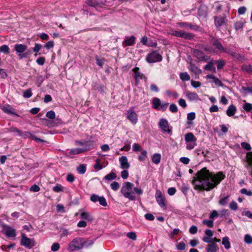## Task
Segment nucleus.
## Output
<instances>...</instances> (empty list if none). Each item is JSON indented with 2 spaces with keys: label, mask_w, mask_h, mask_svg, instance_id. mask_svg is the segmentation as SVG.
I'll return each mask as SVG.
<instances>
[{
  "label": "nucleus",
  "mask_w": 252,
  "mask_h": 252,
  "mask_svg": "<svg viewBox=\"0 0 252 252\" xmlns=\"http://www.w3.org/2000/svg\"><path fill=\"white\" fill-rule=\"evenodd\" d=\"M225 178V175L222 172L215 173L207 167H203L195 174L192 184L195 190L209 191L216 188Z\"/></svg>",
  "instance_id": "f257e3e1"
},
{
  "label": "nucleus",
  "mask_w": 252,
  "mask_h": 252,
  "mask_svg": "<svg viewBox=\"0 0 252 252\" xmlns=\"http://www.w3.org/2000/svg\"><path fill=\"white\" fill-rule=\"evenodd\" d=\"M93 244L94 242L92 240H87L81 237H77L74 238L68 243L66 249L69 252H73L81 250L83 248L91 246Z\"/></svg>",
  "instance_id": "f03ea898"
},
{
  "label": "nucleus",
  "mask_w": 252,
  "mask_h": 252,
  "mask_svg": "<svg viewBox=\"0 0 252 252\" xmlns=\"http://www.w3.org/2000/svg\"><path fill=\"white\" fill-rule=\"evenodd\" d=\"M27 45L22 44H16L14 46V50L19 60L28 58L32 54L30 50H27Z\"/></svg>",
  "instance_id": "7ed1b4c3"
},
{
  "label": "nucleus",
  "mask_w": 252,
  "mask_h": 252,
  "mask_svg": "<svg viewBox=\"0 0 252 252\" xmlns=\"http://www.w3.org/2000/svg\"><path fill=\"white\" fill-rule=\"evenodd\" d=\"M133 184L129 182L125 183L121 189V192L123 195L130 200H135L136 196L133 192L132 191Z\"/></svg>",
  "instance_id": "20e7f679"
},
{
  "label": "nucleus",
  "mask_w": 252,
  "mask_h": 252,
  "mask_svg": "<svg viewBox=\"0 0 252 252\" xmlns=\"http://www.w3.org/2000/svg\"><path fill=\"white\" fill-rule=\"evenodd\" d=\"M162 57L158 51L150 52L146 58V61L149 63H154L161 62Z\"/></svg>",
  "instance_id": "39448f33"
},
{
  "label": "nucleus",
  "mask_w": 252,
  "mask_h": 252,
  "mask_svg": "<svg viewBox=\"0 0 252 252\" xmlns=\"http://www.w3.org/2000/svg\"><path fill=\"white\" fill-rule=\"evenodd\" d=\"M173 36L179 37L187 40H192L194 37V35L191 33L183 31H174L171 33Z\"/></svg>",
  "instance_id": "423d86ee"
},
{
  "label": "nucleus",
  "mask_w": 252,
  "mask_h": 252,
  "mask_svg": "<svg viewBox=\"0 0 252 252\" xmlns=\"http://www.w3.org/2000/svg\"><path fill=\"white\" fill-rule=\"evenodd\" d=\"M21 245L29 249L32 248L35 245L34 240L27 237L25 234H22Z\"/></svg>",
  "instance_id": "0eeeda50"
},
{
  "label": "nucleus",
  "mask_w": 252,
  "mask_h": 252,
  "mask_svg": "<svg viewBox=\"0 0 252 252\" xmlns=\"http://www.w3.org/2000/svg\"><path fill=\"white\" fill-rule=\"evenodd\" d=\"M90 200L94 203L98 201L99 204L103 207L107 206L106 200L103 196H99L95 194H93L91 196Z\"/></svg>",
  "instance_id": "6e6552de"
},
{
  "label": "nucleus",
  "mask_w": 252,
  "mask_h": 252,
  "mask_svg": "<svg viewBox=\"0 0 252 252\" xmlns=\"http://www.w3.org/2000/svg\"><path fill=\"white\" fill-rule=\"evenodd\" d=\"M158 126L163 132L169 133L171 132V129L169 128V125L166 119L164 118L160 119Z\"/></svg>",
  "instance_id": "1a4fd4ad"
},
{
  "label": "nucleus",
  "mask_w": 252,
  "mask_h": 252,
  "mask_svg": "<svg viewBox=\"0 0 252 252\" xmlns=\"http://www.w3.org/2000/svg\"><path fill=\"white\" fill-rule=\"evenodd\" d=\"M126 117L133 125H135L138 121V116L132 109L126 111Z\"/></svg>",
  "instance_id": "9d476101"
},
{
  "label": "nucleus",
  "mask_w": 252,
  "mask_h": 252,
  "mask_svg": "<svg viewBox=\"0 0 252 252\" xmlns=\"http://www.w3.org/2000/svg\"><path fill=\"white\" fill-rule=\"evenodd\" d=\"M194 56L199 61L202 62H207L208 57L205 56L204 53L197 49H194L193 51Z\"/></svg>",
  "instance_id": "9b49d317"
},
{
  "label": "nucleus",
  "mask_w": 252,
  "mask_h": 252,
  "mask_svg": "<svg viewBox=\"0 0 252 252\" xmlns=\"http://www.w3.org/2000/svg\"><path fill=\"white\" fill-rule=\"evenodd\" d=\"M245 166L247 169L251 167L249 170V173L252 176V152H249L247 154Z\"/></svg>",
  "instance_id": "f8f14e48"
},
{
  "label": "nucleus",
  "mask_w": 252,
  "mask_h": 252,
  "mask_svg": "<svg viewBox=\"0 0 252 252\" xmlns=\"http://www.w3.org/2000/svg\"><path fill=\"white\" fill-rule=\"evenodd\" d=\"M198 16L202 19H205L208 15V7L204 4H201L198 9Z\"/></svg>",
  "instance_id": "ddd939ff"
},
{
  "label": "nucleus",
  "mask_w": 252,
  "mask_h": 252,
  "mask_svg": "<svg viewBox=\"0 0 252 252\" xmlns=\"http://www.w3.org/2000/svg\"><path fill=\"white\" fill-rule=\"evenodd\" d=\"M156 200L158 205L161 207L166 208V205L165 203V199L162 196L161 193L160 191H157L156 194Z\"/></svg>",
  "instance_id": "4468645a"
},
{
  "label": "nucleus",
  "mask_w": 252,
  "mask_h": 252,
  "mask_svg": "<svg viewBox=\"0 0 252 252\" xmlns=\"http://www.w3.org/2000/svg\"><path fill=\"white\" fill-rule=\"evenodd\" d=\"M215 24L216 27H220L226 23V17L225 16H216L214 17Z\"/></svg>",
  "instance_id": "2eb2a0df"
},
{
  "label": "nucleus",
  "mask_w": 252,
  "mask_h": 252,
  "mask_svg": "<svg viewBox=\"0 0 252 252\" xmlns=\"http://www.w3.org/2000/svg\"><path fill=\"white\" fill-rule=\"evenodd\" d=\"M3 230L5 235L9 237H13L16 236L15 229L8 225H5L4 226Z\"/></svg>",
  "instance_id": "dca6fc26"
},
{
  "label": "nucleus",
  "mask_w": 252,
  "mask_h": 252,
  "mask_svg": "<svg viewBox=\"0 0 252 252\" xmlns=\"http://www.w3.org/2000/svg\"><path fill=\"white\" fill-rule=\"evenodd\" d=\"M2 110L6 114L19 116L18 114L14 112V108L9 105H4L2 108Z\"/></svg>",
  "instance_id": "f3484780"
},
{
  "label": "nucleus",
  "mask_w": 252,
  "mask_h": 252,
  "mask_svg": "<svg viewBox=\"0 0 252 252\" xmlns=\"http://www.w3.org/2000/svg\"><path fill=\"white\" fill-rule=\"evenodd\" d=\"M119 161L121 167L122 169H127L129 167L130 165L128 162L127 158L126 156H122L119 158Z\"/></svg>",
  "instance_id": "a211bd4d"
},
{
  "label": "nucleus",
  "mask_w": 252,
  "mask_h": 252,
  "mask_svg": "<svg viewBox=\"0 0 252 252\" xmlns=\"http://www.w3.org/2000/svg\"><path fill=\"white\" fill-rule=\"evenodd\" d=\"M178 25L180 27H185L195 31H197L199 28V26L196 25H192L188 22H180L178 23Z\"/></svg>",
  "instance_id": "6ab92c4d"
},
{
  "label": "nucleus",
  "mask_w": 252,
  "mask_h": 252,
  "mask_svg": "<svg viewBox=\"0 0 252 252\" xmlns=\"http://www.w3.org/2000/svg\"><path fill=\"white\" fill-rule=\"evenodd\" d=\"M95 142L93 141H88L84 142L83 144V150L84 152L89 151L90 150L94 149L95 148Z\"/></svg>",
  "instance_id": "aec40b11"
},
{
  "label": "nucleus",
  "mask_w": 252,
  "mask_h": 252,
  "mask_svg": "<svg viewBox=\"0 0 252 252\" xmlns=\"http://www.w3.org/2000/svg\"><path fill=\"white\" fill-rule=\"evenodd\" d=\"M133 71L134 72V78L135 82L138 84L140 80L142 79L143 74L141 73L139 71V68L138 67H135L133 69Z\"/></svg>",
  "instance_id": "412c9836"
},
{
  "label": "nucleus",
  "mask_w": 252,
  "mask_h": 252,
  "mask_svg": "<svg viewBox=\"0 0 252 252\" xmlns=\"http://www.w3.org/2000/svg\"><path fill=\"white\" fill-rule=\"evenodd\" d=\"M8 131L13 132L15 135L22 136L24 138L26 137V136H25V132L24 133L23 131L15 126H11L8 128Z\"/></svg>",
  "instance_id": "4be33fe9"
},
{
  "label": "nucleus",
  "mask_w": 252,
  "mask_h": 252,
  "mask_svg": "<svg viewBox=\"0 0 252 252\" xmlns=\"http://www.w3.org/2000/svg\"><path fill=\"white\" fill-rule=\"evenodd\" d=\"M219 250V246L217 244H215L214 243L208 244L205 249L206 252H217Z\"/></svg>",
  "instance_id": "5701e85b"
},
{
  "label": "nucleus",
  "mask_w": 252,
  "mask_h": 252,
  "mask_svg": "<svg viewBox=\"0 0 252 252\" xmlns=\"http://www.w3.org/2000/svg\"><path fill=\"white\" fill-rule=\"evenodd\" d=\"M135 37L134 36L130 37H126L125 40L123 42V45L124 47L126 46H132L135 43Z\"/></svg>",
  "instance_id": "b1692460"
},
{
  "label": "nucleus",
  "mask_w": 252,
  "mask_h": 252,
  "mask_svg": "<svg viewBox=\"0 0 252 252\" xmlns=\"http://www.w3.org/2000/svg\"><path fill=\"white\" fill-rule=\"evenodd\" d=\"M186 95L190 101L197 100L199 99L198 95L194 92L187 91Z\"/></svg>",
  "instance_id": "393cba45"
},
{
  "label": "nucleus",
  "mask_w": 252,
  "mask_h": 252,
  "mask_svg": "<svg viewBox=\"0 0 252 252\" xmlns=\"http://www.w3.org/2000/svg\"><path fill=\"white\" fill-rule=\"evenodd\" d=\"M212 44L220 51L223 52L225 48H224L221 43L217 39H213L212 40Z\"/></svg>",
  "instance_id": "a878e982"
},
{
  "label": "nucleus",
  "mask_w": 252,
  "mask_h": 252,
  "mask_svg": "<svg viewBox=\"0 0 252 252\" xmlns=\"http://www.w3.org/2000/svg\"><path fill=\"white\" fill-rule=\"evenodd\" d=\"M236 111V107L234 105H230L226 110V114L229 117L233 116Z\"/></svg>",
  "instance_id": "bb28decb"
},
{
  "label": "nucleus",
  "mask_w": 252,
  "mask_h": 252,
  "mask_svg": "<svg viewBox=\"0 0 252 252\" xmlns=\"http://www.w3.org/2000/svg\"><path fill=\"white\" fill-rule=\"evenodd\" d=\"M152 103L153 108L157 110H159L161 104V101L159 98L158 97L154 98L152 100Z\"/></svg>",
  "instance_id": "cd10ccee"
},
{
  "label": "nucleus",
  "mask_w": 252,
  "mask_h": 252,
  "mask_svg": "<svg viewBox=\"0 0 252 252\" xmlns=\"http://www.w3.org/2000/svg\"><path fill=\"white\" fill-rule=\"evenodd\" d=\"M186 142H194L196 141V138L191 132H189L186 134L185 138Z\"/></svg>",
  "instance_id": "c85d7f7f"
},
{
  "label": "nucleus",
  "mask_w": 252,
  "mask_h": 252,
  "mask_svg": "<svg viewBox=\"0 0 252 252\" xmlns=\"http://www.w3.org/2000/svg\"><path fill=\"white\" fill-rule=\"evenodd\" d=\"M80 217L82 219L86 220L89 221H92L93 220V218L88 213L83 212L80 214Z\"/></svg>",
  "instance_id": "c756f323"
},
{
  "label": "nucleus",
  "mask_w": 252,
  "mask_h": 252,
  "mask_svg": "<svg viewBox=\"0 0 252 252\" xmlns=\"http://www.w3.org/2000/svg\"><path fill=\"white\" fill-rule=\"evenodd\" d=\"M189 69L191 72H193L195 74H199L201 73V70L191 63L189 65Z\"/></svg>",
  "instance_id": "7c9ffc66"
},
{
  "label": "nucleus",
  "mask_w": 252,
  "mask_h": 252,
  "mask_svg": "<svg viewBox=\"0 0 252 252\" xmlns=\"http://www.w3.org/2000/svg\"><path fill=\"white\" fill-rule=\"evenodd\" d=\"M222 244L224 246V248L227 250L230 248V243L229 241V238L228 237L225 236L222 238Z\"/></svg>",
  "instance_id": "2f4dec72"
},
{
  "label": "nucleus",
  "mask_w": 252,
  "mask_h": 252,
  "mask_svg": "<svg viewBox=\"0 0 252 252\" xmlns=\"http://www.w3.org/2000/svg\"><path fill=\"white\" fill-rule=\"evenodd\" d=\"M161 155L159 154H155L153 155L152 160L154 163L158 164L160 161Z\"/></svg>",
  "instance_id": "473e14b6"
},
{
  "label": "nucleus",
  "mask_w": 252,
  "mask_h": 252,
  "mask_svg": "<svg viewBox=\"0 0 252 252\" xmlns=\"http://www.w3.org/2000/svg\"><path fill=\"white\" fill-rule=\"evenodd\" d=\"M25 136L27 137H31L32 140H34L37 142H43V140L41 139L38 138L36 137L35 135L32 134L31 132L26 131L25 132Z\"/></svg>",
  "instance_id": "72a5a7b5"
},
{
  "label": "nucleus",
  "mask_w": 252,
  "mask_h": 252,
  "mask_svg": "<svg viewBox=\"0 0 252 252\" xmlns=\"http://www.w3.org/2000/svg\"><path fill=\"white\" fill-rule=\"evenodd\" d=\"M87 4L92 7H96L99 5L98 0H86Z\"/></svg>",
  "instance_id": "f704fd0d"
},
{
  "label": "nucleus",
  "mask_w": 252,
  "mask_h": 252,
  "mask_svg": "<svg viewBox=\"0 0 252 252\" xmlns=\"http://www.w3.org/2000/svg\"><path fill=\"white\" fill-rule=\"evenodd\" d=\"M213 63V62L208 63L204 66V69L206 70H212L214 72H216V68L212 65Z\"/></svg>",
  "instance_id": "c9c22d12"
},
{
  "label": "nucleus",
  "mask_w": 252,
  "mask_h": 252,
  "mask_svg": "<svg viewBox=\"0 0 252 252\" xmlns=\"http://www.w3.org/2000/svg\"><path fill=\"white\" fill-rule=\"evenodd\" d=\"M84 152V150H83V148H78L71 149L69 152V154L70 155H77Z\"/></svg>",
  "instance_id": "e433bc0d"
},
{
  "label": "nucleus",
  "mask_w": 252,
  "mask_h": 252,
  "mask_svg": "<svg viewBox=\"0 0 252 252\" xmlns=\"http://www.w3.org/2000/svg\"><path fill=\"white\" fill-rule=\"evenodd\" d=\"M116 177V174L114 172H111L109 174L106 175L104 177V179L108 181H110L115 179Z\"/></svg>",
  "instance_id": "4c0bfd02"
},
{
  "label": "nucleus",
  "mask_w": 252,
  "mask_h": 252,
  "mask_svg": "<svg viewBox=\"0 0 252 252\" xmlns=\"http://www.w3.org/2000/svg\"><path fill=\"white\" fill-rule=\"evenodd\" d=\"M243 71L252 74V65H244L242 67Z\"/></svg>",
  "instance_id": "58836bf2"
},
{
  "label": "nucleus",
  "mask_w": 252,
  "mask_h": 252,
  "mask_svg": "<svg viewBox=\"0 0 252 252\" xmlns=\"http://www.w3.org/2000/svg\"><path fill=\"white\" fill-rule=\"evenodd\" d=\"M243 109L248 112L252 113V104L250 103H245L243 106Z\"/></svg>",
  "instance_id": "ea45409f"
},
{
  "label": "nucleus",
  "mask_w": 252,
  "mask_h": 252,
  "mask_svg": "<svg viewBox=\"0 0 252 252\" xmlns=\"http://www.w3.org/2000/svg\"><path fill=\"white\" fill-rule=\"evenodd\" d=\"M202 224L206 225L209 227H213L214 226V220H204L202 221Z\"/></svg>",
  "instance_id": "a19ab883"
},
{
  "label": "nucleus",
  "mask_w": 252,
  "mask_h": 252,
  "mask_svg": "<svg viewBox=\"0 0 252 252\" xmlns=\"http://www.w3.org/2000/svg\"><path fill=\"white\" fill-rule=\"evenodd\" d=\"M0 52L5 54L9 53V48L6 45H3L0 46Z\"/></svg>",
  "instance_id": "79ce46f5"
},
{
  "label": "nucleus",
  "mask_w": 252,
  "mask_h": 252,
  "mask_svg": "<svg viewBox=\"0 0 252 252\" xmlns=\"http://www.w3.org/2000/svg\"><path fill=\"white\" fill-rule=\"evenodd\" d=\"M180 77L183 81H189L190 79V76L187 72L181 73L180 75Z\"/></svg>",
  "instance_id": "37998d69"
},
{
  "label": "nucleus",
  "mask_w": 252,
  "mask_h": 252,
  "mask_svg": "<svg viewBox=\"0 0 252 252\" xmlns=\"http://www.w3.org/2000/svg\"><path fill=\"white\" fill-rule=\"evenodd\" d=\"M32 95L31 89H28L25 90L23 93V97L25 98H30Z\"/></svg>",
  "instance_id": "c03bdc74"
},
{
  "label": "nucleus",
  "mask_w": 252,
  "mask_h": 252,
  "mask_svg": "<svg viewBox=\"0 0 252 252\" xmlns=\"http://www.w3.org/2000/svg\"><path fill=\"white\" fill-rule=\"evenodd\" d=\"M95 164L94 165V168L95 169L101 170L103 168V165L100 163V159H96Z\"/></svg>",
  "instance_id": "a18cd8bd"
},
{
  "label": "nucleus",
  "mask_w": 252,
  "mask_h": 252,
  "mask_svg": "<svg viewBox=\"0 0 252 252\" xmlns=\"http://www.w3.org/2000/svg\"><path fill=\"white\" fill-rule=\"evenodd\" d=\"M77 170L80 174H84L86 170V166L84 164H81L77 167Z\"/></svg>",
  "instance_id": "49530a36"
},
{
  "label": "nucleus",
  "mask_w": 252,
  "mask_h": 252,
  "mask_svg": "<svg viewBox=\"0 0 252 252\" xmlns=\"http://www.w3.org/2000/svg\"><path fill=\"white\" fill-rule=\"evenodd\" d=\"M176 246L177 249L178 251H183V250H185L186 247V245L184 242H180L179 243L177 244Z\"/></svg>",
  "instance_id": "de8ad7c7"
},
{
  "label": "nucleus",
  "mask_w": 252,
  "mask_h": 252,
  "mask_svg": "<svg viewBox=\"0 0 252 252\" xmlns=\"http://www.w3.org/2000/svg\"><path fill=\"white\" fill-rule=\"evenodd\" d=\"M147 152L145 150L142 151L141 155L139 156L138 158L140 161H144L147 158Z\"/></svg>",
  "instance_id": "09e8293b"
},
{
  "label": "nucleus",
  "mask_w": 252,
  "mask_h": 252,
  "mask_svg": "<svg viewBox=\"0 0 252 252\" xmlns=\"http://www.w3.org/2000/svg\"><path fill=\"white\" fill-rule=\"evenodd\" d=\"M53 190L56 192H60L63 191V187L60 184H56L53 188Z\"/></svg>",
  "instance_id": "8fccbe9b"
},
{
  "label": "nucleus",
  "mask_w": 252,
  "mask_h": 252,
  "mask_svg": "<svg viewBox=\"0 0 252 252\" xmlns=\"http://www.w3.org/2000/svg\"><path fill=\"white\" fill-rule=\"evenodd\" d=\"M217 64V68L218 69H222L225 65V62L223 60H220L216 61Z\"/></svg>",
  "instance_id": "3c124183"
},
{
  "label": "nucleus",
  "mask_w": 252,
  "mask_h": 252,
  "mask_svg": "<svg viewBox=\"0 0 252 252\" xmlns=\"http://www.w3.org/2000/svg\"><path fill=\"white\" fill-rule=\"evenodd\" d=\"M95 60H96V63L97 65L99 66H102L104 63V60L103 58H99L98 56H96L95 57Z\"/></svg>",
  "instance_id": "603ef678"
},
{
  "label": "nucleus",
  "mask_w": 252,
  "mask_h": 252,
  "mask_svg": "<svg viewBox=\"0 0 252 252\" xmlns=\"http://www.w3.org/2000/svg\"><path fill=\"white\" fill-rule=\"evenodd\" d=\"M244 241L248 244H252V236L249 234H246L244 237Z\"/></svg>",
  "instance_id": "864d4df0"
},
{
  "label": "nucleus",
  "mask_w": 252,
  "mask_h": 252,
  "mask_svg": "<svg viewBox=\"0 0 252 252\" xmlns=\"http://www.w3.org/2000/svg\"><path fill=\"white\" fill-rule=\"evenodd\" d=\"M46 116L51 120H53L55 118V113L52 110L49 111L47 112Z\"/></svg>",
  "instance_id": "5fc2aeb1"
},
{
  "label": "nucleus",
  "mask_w": 252,
  "mask_h": 252,
  "mask_svg": "<svg viewBox=\"0 0 252 252\" xmlns=\"http://www.w3.org/2000/svg\"><path fill=\"white\" fill-rule=\"evenodd\" d=\"M44 80V77L41 75H38L36 77L37 85L38 87H40L42 83Z\"/></svg>",
  "instance_id": "6e6d98bb"
},
{
  "label": "nucleus",
  "mask_w": 252,
  "mask_h": 252,
  "mask_svg": "<svg viewBox=\"0 0 252 252\" xmlns=\"http://www.w3.org/2000/svg\"><path fill=\"white\" fill-rule=\"evenodd\" d=\"M228 200H229V196H227L226 197H225L221 199L219 201V203L220 205L224 206V205L227 204V203L228 202Z\"/></svg>",
  "instance_id": "4d7b16f0"
},
{
  "label": "nucleus",
  "mask_w": 252,
  "mask_h": 252,
  "mask_svg": "<svg viewBox=\"0 0 252 252\" xmlns=\"http://www.w3.org/2000/svg\"><path fill=\"white\" fill-rule=\"evenodd\" d=\"M240 192L243 194H245L246 195L251 196H252V190H248L246 189L243 188L240 190Z\"/></svg>",
  "instance_id": "13d9d810"
},
{
  "label": "nucleus",
  "mask_w": 252,
  "mask_h": 252,
  "mask_svg": "<svg viewBox=\"0 0 252 252\" xmlns=\"http://www.w3.org/2000/svg\"><path fill=\"white\" fill-rule=\"evenodd\" d=\"M110 187L113 190L116 191L119 189L120 185L117 182H113L111 184Z\"/></svg>",
  "instance_id": "bf43d9fd"
},
{
  "label": "nucleus",
  "mask_w": 252,
  "mask_h": 252,
  "mask_svg": "<svg viewBox=\"0 0 252 252\" xmlns=\"http://www.w3.org/2000/svg\"><path fill=\"white\" fill-rule=\"evenodd\" d=\"M243 23L241 21L236 22L234 24V28L236 31H238L243 27Z\"/></svg>",
  "instance_id": "052dcab7"
},
{
  "label": "nucleus",
  "mask_w": 252,
  "mask_h": 252,
  "mask_svg": "<svg viewBox=\"0 0 252 252\" xmlns=\"http://www.w3.org/2000/svg\"><path fill=\"white\" fill-rule=\"evenodd\" d=\"M241 147L243 149H244L247 151H250L251 150V145L247 142H243L241 143Z\"/></svg>",
  "instance_id": "680f3d73"
},
{
  "label": "nucleus",
  "mask_w": 252,
  "mask_h": 252,
  "mask_svg": "<svg viewBox=\"0 0 252 252\" xmlns=\"http://www.w3.org/2000/svg\"><path fill=\"white\" fill-rule=\"evenodd\" d=\"M169 110L172 113H176L178 111V107L174 103H172L169 106Z\"/></svg>",
  "instance_id": "e2e57ef3"
},
{
  "label": "nucleus",
  "mask_w": 252,
  "mask_h": 252,
  "mask_svg": "<svg viewBox=\"0 0 252 252\" xmlns=\"http://www.w3.org/2000/svg\"><path fill=\"white\" fill-rule=\"evenodd\" d=\"M60 248V244L58 243H55L51 246V249L53 252H57L59 250Z\"/></svg>",
  "instance_id": "0e129e2a"
},
{
  "label": "nucleus",
  "mask_w": 252,
  "mask_h": 252,
  "mask_svg": "<svg viewBox=\"0 0 252 252\" xmlns=\"http://www.w3.org/2000/svg\"><path fill=\"white\" fill-rule=\"evenodd\" d=\"M198 230V228L195 225H192L189 228V232L191 234H195L197 233Z\"/></svg>",
  "instance_id": "69168bd1"
},
{
  "label": "nucleus",
  "mask_w": 252,
  "mask_h": 252,
  "mask_svg": "<svg viewBox=\"0 0 252 252\" xmlns=\"http://www.w3.org/2000/svg\"><path fill=\"white\" fill-rule=\"evenodd\" d=\"M196 153L198 155H202L203 156L206 157L207 156V154L209 153L208 150L206 151H201L200 150L197 149L196 150Z\"/></svg>",
  "instance_id": "338daca9"
},
{
  "label": "nucleus",
  "mask_w": 252,
  "mask_h": 252,
  "mask_svg": "<svg viewBox=\"0 0 252 252\" xmlns=\"http://www.w3.org/2000/svg\"><path fill=\"white\" fill-rule=\"evenodd\" d=\"M126 236L132 240H135L136 239V235L135 232H128Z\"/></svg>",
  "instance_id": "774afa93"
}]
</instances>
